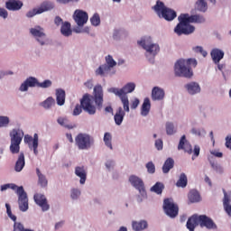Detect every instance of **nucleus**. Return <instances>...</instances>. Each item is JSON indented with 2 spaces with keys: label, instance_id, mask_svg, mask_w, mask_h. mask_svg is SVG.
<instances>
[{
  "label": "nucleus",
  "instance_id": "7c9ffc66",
  "mask_svg": "<svg viewBox=\"0 0 231 231\" xmlns=\"http://www.w3.org/2000/svg\"><path fill=\"white\" fill-rule=\"evenodd\" d=\"M60 33L64 37H70L72 35L73 31H71V23L69 22H64L60 27Z\"/></svg>",
  "mask_w": 231,
  "mask_h": 231
},
{
  "label": "nucleus",
  "instance_id": "2eb2a0df",
  "mask_svg": "<svg viewBox=\"0 0 231 231\" xmlns=\"http://www.w3.org/2000/svg\"><path fill=\"white\" fill-rule=\"evenodd\" d=\"M136 89V84L134 82L126 83L122 88H110L107 89L108 93L114 95L127 96L129 93H133Z\"/></svg>",
  "mask_w": 231,
  "mask_h": 231
},
{
  "label": "nucleus",
  "instance_id": "20e7f679",
  "mask_svg": "<svg viewBox=\"0 0 231 231\" xmlns=\"http://www.w3.org/2000/svg\"><path fill=\"white\" fill-rule=\"evenodd\" d=\"M188 230L194 231L196 226L200 228H207V230H217V225L214 223V220L207 215H193L191 216L186 224Z\"/></svg>",
  "mask_w": 231,
  "mask_h": 231
},
{
  "label": "nucleus",
  "instance_id": "ea45409f",
  "mask_svg": "<svg viewBox=\"0 0 231 231\" xmlns=\"http://www.w3.org/2000/svg\"><path fill=\"white\" fill-rule=\"evenodd\" d=\"M40 106L43 107V109H51L53 106H55V99L51 97H49L46 100L42 101Z\"/></svg>",
  "mask_w": 231,
  "mask_h": 231
},
{
  "label": "nucleus",
  "instance_id": "dca6fc26",
  "mask_svg": "<svg viewBox=\"0 0 231 231\" xmlns=\"http://www.w3.org/2000/svg\"><path fill=\"white\" fill-rule=\"evenodd\" d=\"M24 143H27L31 151H33L35 156L39 154V134H34L33 137L30 134L24 135Z\"/></svg>",
  "mask_w": 231,
  "mask_h": 231
},
{
  "label": "nucleus",
  "instance_id": "72a5a7b5",
  "mask_svg": "<svg viewBox=\"0 0 231 231\" xmlns=\"http://www.w3.org/2000/svg\"><path fill=\"white\" fill-rule=\"evenodd\" d=\"M116 97L120 98L121 104L123 106V111H125V113H129L131 111V108L129 107V97L124 95H116Z\"/></svg>",
  "mask_w": 231,
  "mask_h": 231
},
{
  "label": "nucleus",
  "instance_id": "49530a36",
  "mask_svg": "<svg viewBox=\"0 0 231 231\" xmlns=\"http://www.w3.org/2000/svg\"><path fill=\"white\" fill-rule=\"evenodd\" d=\"M35 15H41V11H40L39 7L32 8L25 14V17H27V19H32V18L35 17Z\"/></svg>",
  "mask_w": 231,
  "mask_h": 231
},
{
  "label": "nucleus",
  "instance_id": "473e14b6",
  "mask_svg": "<svg viewBox=\"0 0 231 231\" xmlns=\"http://www.w3.org/2000/svg\"><path fill=\"white\" fill-rule=\"evenodd\" d=\"M208 0H197L195 3V8L198 10V12H202L205 14L207 10H208V3L207 2Z\"/></svg>",
  "mask_w": 231,
  "mask_h": 231
},
{
  "label": "nucleus",
  "instance_id": "6ab92c4d",
  "mask_svg": "<svg viewBox=\"0 0 231 231\" xmlns=\"http://www.w3.org/2000/svg\"><path fill=\"white\" fill-rule=\"evenodd\" d=\"M37 79L33 77L27 78L19 87L21 93H26L29 88H37Z\"/></svg>",
  "mask_w": 231,
  "mask_h": 231
},
{
  "label": "nucleus",
  "instance_id": "cd10ccee",
  "mask_svg": "<svg viewBox=\"0 0 231 231\" xmlns=\"http://www.w3.org/2000/svg\"><path fill=\"white\" fill-rule=\"evenodd\" d=\"M149 113H151V99L146 97L141 107V116H148Z\"/></svg>",
  "mask_w": 231,
  "mask_h": 231
},
{
  "label": "nucleus",
  "instance_id": "c85d7f7f",
  "mask_svg": "<svg viewBox=\"0 0 231 231\" xmlns=\"http://www.w3.org/2000/svg\"><path fill=\"white\" fill-rule=\"evenodd\" d=\"M124 116H125V113L122 106H119L116 112V115L114 116L116 125H122V122H124Z\"/></svg>",
  "mask_w": 231,
  "mask_h": 231
},
{
  "label": "nucleus",
  "instance_id": "4c0bfd02",
  "mask_svg": "<svg viewBox=\"0 0 231 231\" xmlns=\"http://www.w3.org/2000/svg\"><path fill=\"white\" fill-rule=\"evenodd\" d=\"M55 8V5L51 2H43L38 9L41 11V14H44V12H50V10H53Z\"/></svg>",
  "mask_w": 231,
  "mask_h": 231
},
{
  "label": "nucleus",
  "instance_id": "052dcab7",
  "mask_svg": "<svg viewBox=\"0 0 231 231\" xmlns=\"http://www.w3.org/2000/svg\"><path fill=\"white\" fill-rule=\"evenodd\" d=\"M138 106H140V99H138V97H135L134 98V100H132L130 107L131 109H136Z\"/></svg>",
  "mask_w": 231,
  "mask_h": 231
},
{
  "label": "nucleus",
  "instance_id": "680f3d73",
  "mask_svg": "<svg viewBox=\"0 0 231 231\" xmlns=\"http://www.w3.org/2000/svg\"><path fill=\"white\" fill-rule=\"evenodd\" d=\"M0 17H2V19H8V11L3 7H0Z\"/></svg>",
  "mask_w": 231,
  "mask_h": 231
},
{
  "label": "nucleus",
  "instance_id": "4468645a",
  "mask_svg": "<svg viewBox=\"0 0 231 231\" xmlns=\"http://www.w3.org/2000/svg\"><path fill=\"white\" fill-rule=\"evenodd\" d=\"M163 210L169 217L174 218L178 216L179 208L172 199H165L163 201Z\"/></svg>",
  "mask_w": 231,
  "mask_h": 231
},
{
  "label": "nucleus",
  "instance_id": "13d9d810",
  "mask_svg": "<svg viewBox=\"0 0 231 231\" xmlns=\"http://www.w3.org/2000/svg\"><path fill=\"white\" fill-rule=\"evenodd\" d=\"M155 149H157V151H163V140L162 139H157L155 140Z\"/></svg>",
  "mask_w": 231,
  "mask_h": 231
},
{
  "label": "nucleus",
  "instance_id": "2f4dec72",
  "mask_svg": "<svg viewBox=\"0 0 231 231\" xmlns=\"http://www.w3.org/2000/svg\"><path fill=\"white\" fill-rule=\"evenodd\" d=\"M36 174L38 176V185L41 186L42 189L48 187V179L46 178V175L41 172V170H39V168L36 169Z\"/></svg>",
  "mask_w": 231,
  "mask_h": 231
},
{
  "label": "nucleus",
  "instance_id": "393cba45",
  "mask_svg": "<svg viewBox=\"0 0 231 231\" xmlns=\"http://www.w3.org/2000/svg\"><path fill=\"white\" fill-rule=\"evenodd\" d=\"M211 59L215 64H219L222 59L225 57V51L219 49H213L210 52Z\"/></svg>",
  "mask_w": 231,
  "mask_h": 231
},
{
  "label": "nucleus",
  "instance_id": "0e129e2a",
  "mask_svg": "<svg viewBox=\"0 0 231 231\" xmlns=\"http://www.w3.org/2000/svg\"><path fill=\"white\" fill-rule=\"evenodd\" d=\"M64 23V22L62 21V18H60V16H56L54 18V24H56V26H62V24Z\"/></svg>",
  "mask_w": 231,
  "mask_h": 231
},
{
  "label": "nucleus",
  "instance_id": "7ed1b4c3",
  "mask_svg": "<svg viewBox=\"0 0 231 231\" xmlns=\"http://www.w3.org/2000/svg\"><path fill=\"white\" fill-rule=\"evenodd\" d=\"M198 66V60L196 59H180L178 60L173 66V71L175 77H183L184 79H192L194 72L192 68Z\"/></svg>",
  "mask_w": 231,
  "mask_h": 231
},
{
  "label": "nucleus",
  "instance_id": "423d86ee",
  "mask_svg": "<svg viewBox=\"0 0 231 231\" xmlns=\"http://www.w3.org/2000/svg\"><path fill=\"white\" fill-rule=\"evenodd\" d=\"M116 60L113 58L111 54H108L105 57V63L100 65L96 70V77H113L116 75Z\"/></svg>",
  "mask_w": 231,
  "mask_h": 231
},
{
  "label": "nucleus",
  "instance_id": "8fccbe9b",
  "mask_svg": "<svg viewBox=\"0 0 231 231\" xmlns=\"http://www.w3.org/2000/svg\"><path fill=\"white\" fill-rule=\"evenodd\" d=\"M10 125V117L8 116H0V129L1 127H8Z\"/></svg>",
  "mask_w": 231,
  "mask_h": 231
},
{
  "label": "nucleus",
  "instance_id": "774afa93",
  "mask_svg": "<svg viewBox=\"0 0 231 231\" xmlns=\"http://www.w3.org/2000/svg\"><path fill=\"white\" fill-rule=\"evenodd\" d=\"M112 178L113 180H118V178H120V173H118V171H112Z\"/></svg>",
  "mask_w": 231,
  "mask_h": 231
},
{
  "label": "nucleus",
  "instance_id": "aec40b11",
  "mask_svg": "<svg viewBox=\"0 0 231 231\" xmlns=\"http://www.w3.org/2000/svg\"><path fill=\"white\" fill-rule=\"evenodd\" d=\"M34 201L36 205L41 207L42 212H48L50 210V204H48V199L42 194H35L34 195Z\"/></svg>",
  "mask_w": 231,
  "mask_h": 231
},
{
  "label": "nucleus",
  "instance_id": "f257e3e1",
  "mask_svg": "<svg viewBox=\"0 0 231 231\" xmlns=\"http://www.w3.org/2000/svg\"><path fill=\"white\" fill-rule=\"evenodd\" d=\"M80 104L83 111L88 115H97V109L102 111L104 107V89L102 85L94 87L93 96L85 94L80 99Z\"/></svg>",
  "mask_w": 231,
  "mask_h": 231
},
{
  "label": "nucleus",
  "instance_id": "5fc2aeb1",
  "mask_svg": "<svg viewBox=\"0 0 231 231\" xmlns=\"http://www.w3.org/2000/svg\"><path fill=\"white\" fill-rule=\"evenodd\" d=\"M31 229L24 228V226L21 222L14 221L13 231H30Z\"/></svg>",
  "mask_w": 231,
  "mask_h": 231
},
{
  "label": "nucleus",
  "instance_id": "de8ad7c7",
  "mask_svg": "<svg viewBox=\"0 0 231 231\" xmlns=\"http://www.w3.org/2000/svg\"><path fill=\"white\" fill-rule=\"evenodd\" d=\"M209 163H210L211 169H213V171H215L217 174H223L224 170L219 163L214 162L212 161H210Z\"/></svg>",
  "mask_w": 231,
  "mask_h": 231
},
{
  "label": "nucleus",
  "instance_id": "09e8293b",
  "mask_svg": "<svg viewBox=\"0 0 231 231\" xmlns=\"http://www.w3.org/2000/svg\"><path fill=\"white\" fill-rule=\"evenodd\" d=\"M52 82L50 79H45L43 82H39L37 79V88H42V89H48V88H51Z\"/></svg>",
  "mask_w": 231,
  "mask_h": 231
},
{
  "label": "nucleus",
  "instance_id": "6e6d98bb",
  "mask_svg": "<svg viewBox=\"0 0 231 231\" xmlns=\"http://www.w3.org/2000/svg\"><path fill=\"white\" fill-rule=\"evenodd\" d=\"M90 22L93 26H98L100 24V15L98 14H94L90 18Z\"/></svg>",
  "mask_w": 231,
  "mask_h": 231
},
{
  "label": "nucleus",
  "instance_id": "9b49d317",
  "mask_svg": "<svg viewBox=\"0 0 231 231\" xmlns=\"http://www.w3.org/2000/svg\"><path fill=\"white\" fill-rule=\"evenodd\" d=\"M30 33L32 35L34 41L39 44V46H48L50 44V39L44 31L43 27L41 25H35L30 29Z\"/></svg>",
  "mask_w": 231,
  "mask_h": 231
},
{
  "label": "nucleus",
  "instance_id": "bf43d9fd",
  "mask_svg": "<svg viewBox=\"0 0 231 231\" xmlns=\"http://www.w3.org/2000/svg\"><path fill=\"white\" fill-rule=\"evenodd\" d=\"M82 105H76L74 110H73V116H79L82 113Z\"/></svg>",
  "mask_w": 231,
  "mask_h": 231
},
{
  "label": "nucleus",
  "instance_id": "f8f14e48",
  "mask_svg": "<svg viewBox=\"0 0 231 231\" xmlns=\"http://www.w3.org/2000/svg\"><path fill=\"white\" fill-rule=\"evenodd\" d=\"M178 150L185 151L186 152H188V154H192L193 152L191 160H196V158L199 156V152L201 151V148L199 147V145L195 144L194 149L192 150V144L189 143V141H187V136L182 135L179 142Z\"/></svg>",
  "mask_w": 231,
  "mask_h": 231
},
{
  "label": "nucleus",
  "instance_id": "b1692460",
  "mask_svg": "<svg viewBox=\"0 0 231 231\" xmlns=\"http://www.w3.org/2000/svg\"><path fill=\"white\" fill-rule=\"evenodd\" d=\"M132 228L134 231H143V230H147L149 228V223L147 222V220H134L132 222Z\"/></svg>",
  "mask_w": 231,
  "mask_h": 231
},
{
  "label": "nucleus",
  "instance_id": "4d7b16f0",
  "mask_svg": "<svg viewBox=\"0 0 231 231\" xmlns=\"http://www.w3.org/2000/svg\"><path fill=\"white\" fill-rule=\"evenodd\" d=\"M192 51L195 53H201V55L203 57H207V55H208V53L207 52V51L203 50V48L201 46H195L192 48Z\"/></svg>",
  "mask_w": 231,
  "mask_h": 231
},
{
  "label": "nucleus",
  "instance_id": "f03ea898",
  "mask_svg": "<svg viewBox=\"0 0 231 231\" xmlns=\"http://www.w3.org/2000/svg\"><path fill=\"white\" fill-rule=\"evenodd\" d=\"M179 23L174 28V33L180 35H190L196 32V27L190 25V23L203 24L205 17L201 14L189 15V14H181L178 17Z\"/></svg>",
  "mask_w": 231,
  "mask_h": 231
},
{
  "label": "nucleus",
  "instance_id": "a211bd4d",
  "mask_svg": "<svg viewBox=\"0 0 231 231\" xmlns=\"http://www.w3.org/2000/svg\"><path fill=\"white\" fill-rule=\"evenodd\" d=\"M184 88L186 89V92L190 97H194L196 95H199L201 93V86H199V83L196 81H190L184 85Z\"/></svg>",
  "mask_w": 231,
  "mask_h": 231
},
{
  "label": "nucleus",
  "instance_id": "f704fd0d",
  "mask_svg": "<svg viewBox=\"0 0 231 231\" xmlns=\"http://www.w3.org/2000/svg\"><path fill=\"white\" fill-rule=\"evenodd\" d=\"M171 169H174V159L173 158H168L164 162V164L162 165L163 174H169Z\"/></svg>",
  "mask_w": 231,
  "mask_h": 231
},
{
  "label": "nucleus",
  "instance_id": "bb28decb",
  "mask_svg": "<svg viewBox=\"0 0 231 231\" xmlns=\"http://www.w3.org/2000/svg\"><path fill=\"white\" fill-rule=\"evenodd\" d=\"M223 205L227 216L231 217V192L229 194L224 193Z\"/></svg>",
  "mask_w": 231,
  "mask_h": 231
},
{
  "label": "nucleus",
  "instance_id": "69168bd1",
  "mask_svg": "<svg viewBox=\"0 0 231 231\" xmlns=\"http://www.w3.org/2000/svg\"><path fill=\"white\" fill-rule=\"evenodd\" d=\"M210 154L213 156H216V158H223V152H217V151H211Z\"/></svg>",
  "mask_w": 231,
  "mask_h": 231
},
{
  "label": "nucleus",
  "instance_id": "9d476101",
  "mask_svg": "<svg viewBox=\"0 0 231 231\" xmlns=\"http://www.w3.org/2000/svg\"><path fill=\"white\" fill-rule=\"evenodd\" d=\"M129 182L131 183L132 187H134L136 190L139 192V196H137V203H142L147 198V191H145V184L143 183V180L136 176V175H131L129 177Z\"/></svg>",
  "mask_w": 231,
  "mask_h": 231
},
{
  "label": "nucleus",
  "instance_id": "338daca9",
  "mask_svg": "<svg viewBox=\"0 0 231 231\" xmlns=\"http://www.w3.org/2000/svg\"><path fill=\"white\" fill-rule=\"evenodd\" d=\"M84 86L88 88V89H93V79H89L84 83Z\"/></svg>",
  "mask_w": 231,
  "mask_h": 231
},
{
  "label": "nucleus",
  "instance_id": "3c124183",
  "mask_svg": "<svg viewBox=\"0 0 231 231\" xmlns=\"http://www.w3.org/2000/svg\"><path fill=\"white\" fill-rule=\"evenodd\" d=\"M122 35H124V30L115 29L112 34V38L114 41H120V39H122Z\"/></svg>",
  "mask_w": 231,
  "mask_h": 231
},
{
  "label": "nucleus",
  "instance_id": "412c9836",
  "mask_svg": "<svg viewBox=\"0 0 231 231\" xmlns=\"http://www.w3.org/2000/svg\"><path fill=\"white\" fill-rule=\"evenodd\" d=\"M24 6V4L21 0H6L5 8L9 12H19Z\"/></svg>",
  "mask_w": 231,
  "mask_h": 231
},
{
  "label": "nucleus",
  "instance_id": "6e6552de",
  "mask_svg": "<svg viewBox=\"0 0 231 231\" xmlns=\"http://www.w3.org/2000/svg\"><path fill=\"white\" fill-rule=\"evenodd\" d=\"M10 136V152L12 154H19V152L21 151V142H23V138L24 137V132L22 129H14L11 132Z\"/></svg>",
  "mask_w": 231,
  "mask_h": 231
},
{
  "label": "nucleus",
  "instance_id": "5701e85b",
  "mask_svg": "<svg viewBox=\"0 0 231 231\" xmlns=\"http://www.w3.org/2000/svg\"><path fill=\"white\" fill-rule=\"evenodd\" d=\"M163 98H165V90L160 87H154L152 89V100L160 102Z\"/></svg>",
  "mask_w": 231,
  "mask_h": 231
},
{
  "label": "nucleus",
  "instance_id": "c9c22d12",
  "mask_svg": "<svg viewBox=\"0 0 231 231\" xmlns=\"http://www.w3.org/2000/svg\"><path fill=\"white\" fill-rule=\"evenodd\" d=\"M190 203H199L201 201V196L199 192L196 189H191L188 196Z\"/></svg>",
  "mask_w": 231,
  "mask_h": 231
},
{
  "label": "nucleus",
  "instance_id": "a18cd8bd",
  "mask_svg": "<svg viewBox=\"0 0 231 231\" xmlns=\"http://www.w3.org/2000/svg\"><path fill=\"white\" fill-rule=\"evenodd\" d=\"M105 167L106 171H108V172L115 171V167H116V161H115L114 159H107L105 162Z\"/></svg>",
  "mask_w": 231,
  "mask_h": 231
},
{
  "label": "nucleus",
  "instance_id": "603ef678",
  "mask_svg": "<svg viewBox=\"0 0 231 231\" xmlns=\"http://www.w3.org/2000/svg\"><path fill=\"white\" fill-rule=\"evenodd\" d=\"M145 167L148 174H154L156 172V166L154 165V162H149L146 163Z\"/></svg>",
  "mask_w": 231,
  "mask_h": 231
},
{
  "label": "nucleus",
  "instance_id": "a19ab883",
  "mask_svg": "<svg viewBox=\"0 0 231 231\" xmlns=\"http://www.w3.org/2000/svg\"><path fill=\"white\" fill-rule=\"evenodd\" d=\"M80 196H82V190L79 188H72L70 189V199L72 201H77L78 199H80Z\"/></svg>",
  "mask_w": 231,
  "mask_h": 231
},
{
  "label": "nucleus",
  "instance_id": "39448f33",
  "mask_svg": "<svg viewBox=\"0 0 231 231\" xmlns=\"http://www.w3.org/2000/svg\"><path fill=\"white\" fill-rule=\"evenodd\" d=\"M138 46L144 50V57L149 62H154V58L160 53V45L152 41L151 36H143L137 41Z\"/></svg>",
  "mask_w": 231,
  "mask_h": 231
},
{
  "label": "nucleus",
  "instance_id": "e433bc0d",
  "mask_svg": "<svg viewBox=\"0 0 231 231\" xmlns=\"http://www.w3.org/2000/svg\"><path fill=\"white\" fill-rule=\"evenodd\" d=\"M165 129L166 134L169 136H172V134H176V133H178V128H176V125H174V123L172 122H167L165 124Z\"/></svg>",
  "mask_w": 231,
  "mask_h": 231
},
{
  "label": "nucleus",
  "instance_id": "e2e57ef3",
  "mask_svg": "<svg viewBox=\"0 0 231 231\" xmlns=\"http://www.w3.org/2000/svg\"><path fill=\"white\" fill-rule=\"evenodd\" d=\"M190 133L195 136H201V130L199 128L193 127L191 128Z\"/></svg>",
  "mask_w": 231,
  "mask_h": 231
},
{
  "label": "nucleus",
  "instance_id": "864d4df0",
  "mask_svg": "<svg viewBox=\"0 0 231 231\" xmlns=\"http://www.w3.org/2000/svg\"><path fill=\"white\" fill-rule=\"evenodd\" d=\"M5 208H6V214L8 216V217L11 218L12 221H14V222L17 221V217L15 215L12 214V208L10 207V204L6 203Z\"/></svg>",
  "mask_w": 231,
  "mask_h": 231
},
{
  "label": "nucleus",
  "instance_id": "c756f323",
  "mask_svg": "<svg viewBox=\"0 0 231 231\" xmlns=\"http://www.w3.org/2000/svg\"><path fill=\"white\" fill-rule=\"evenodd\" d=\"M56 101L59 106H64L66 104V91L64 89H56Z\"/></svg>",
  "mask_w": 231,
  "mask_h": 231
},
{
  "label": "nucleus",
  "instance_id": "1a4fd4ad",
  "mask_svg": "<svg viewBox=\"0 0 231 231\" xmlns=\"http://www.w3.org/2000/svg\"><path fill=\"white\" fill-rule=\"evenodd\" d=\"M75 143L79 151H88L95 143V139L89 134L80 133L75 137Z\"/></svg>",
  "mask_w": 231,
  "mask_h": 231
},
{
  "label": "nucleus",
  "instance_id": "79ce46f5",
  "mask_svg": "<svg viewBox=\"0 0 231 231\" xmlns=\"http://www.w3.org/2000/svg\"><path fill=\"white\" fill-rule=\"evenodd\" d=\"M57 122L61 127H65V129H73V125L69 123L67 117H58Z\"/></svg>",
  "mask_w": 231,
  "mask_h": 231
},
{
  "label": "nucleus",
  "instance_id": "a878e982",
  "mask_svg": "<svg viewBox=\"0 0 231 231\" xmlns=\"http://www.w3.org/2000/svg\"><path fill=\"white\" fill-rule=\"evenodd\" d=\"M24 165H26V162L24 160V152H21L16 160V162L14 165V171L16 172H21V171L24 169Z\"/></svg>",
  "mask_w": 231,
  "mask_h": 231
},
{
  "label": "nucleus",
  "instance_id": "0eeeda50",
  "mask_svg": "<svg viewBox=\"0 0 231 231\" xmlns=\"http://www.w3.org/2000/svg\"><path fill=\"white\" fill-rule=\"evenodd\" d=\"M152 10H154L158 17H162V19H165V21H174L177 17L176 11L165 6V4L160 0L156 2Z\"/></svg>",
  "mask_w": 231,
  "mask_h": 231
},
{
  "label": "nucleus",
  "instance_id": "ddd939ff",
  "mask_svg": "<svg viewBox=\"0 0 231 231\" xmlns=\"http://www.w3.org/2000/svg\"><path fill=\"white\" fill-rule=\"evenodd\" d=\"M16 194L18 196V208L21 212H28L29 204H28V194L24 191V188L20 186Z\"/></svg>",
  "mask_w": 231,
  "mask_h": 231
},
{
  "label": "nucleus",
  "instance_id": "58836bf2",
  "mask_svg": "<svg viewBox=\"0 0 231 231\" xmlns=\"http://www.w3.org/2000/svg\"><path fill=\"white\" fill-rule=\"evenodd\" d=\"M103 141L105 143L106 147L113 151V135H111V133H105Z\"/></svg>",
  "mask_w": 231,
  "mask_h": 231
},
{
  "label": "nucleus",
  "instance_id": "c03bdc74",
  "mask_svg": "<svg viewBox=\"0 0 231 231\" xmlns=\"http://www.w3.org/2000/svg\"><path fill=\"white\" fill-rule=\"evenodd\" d=\"M187 175L185 173H181L179 177V180L176 183L177 187H180L181 189H185L188 183Z\"/></svg>",
  "mask_w": 231,
  "mask_h": 231
},
{
  "label": "nucleus",
  "instance_id": "37998d69",
  "mask_svg": "<svg viewBox=\"0 0 231 231\" xmlns=\"http://www.w3.org/2000/svg\"><path fill=\"white\" fill-rule=\"evenodd\" d=\"M163 189H165V185L162 182H156L155 185H153L150 190L151 192H154L155 194H162L163 192Z\"/></svg>",
  "mask_w": 231,
  "mask_h": 231
},
{
  "label": "nucleus",
  "instance_id": "4be33fe9",
  "mask_svg": "<svg viewBox=\"0 0 231 231\" xmlns=\"http://www.w3.org/2000/svg\"><path fill=\"white\" fill-rule=\"evenodd\" d=\"M74 174L79 178L80 185L86 184V180H88V171L84 166H76L74 170Z\"/></svg>",
  "mask_w": 231,
  "mask_h": 231
},
{
  "label": "nucleus",
  "instance_id": "f3484780",
  "mask_svg": "<svg viewBox=\"0 0 231 231\" xmlns=\"http://www.w3.org/2000/svg\"><path fill=\"white\" fill-rule=\"evenodd\" d=\"M73 19L79 28H82L84 24H86L89 19L88 13L86 11L77 9L73 14Z\"/></svg>",
  "mask_w": 231,
  "mask_h": 231
}]
</instances>
